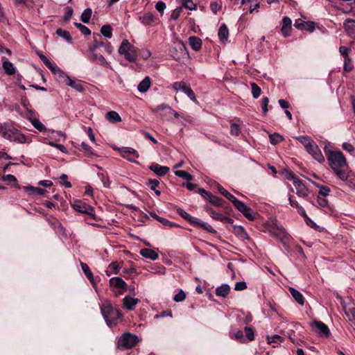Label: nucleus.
<instances>
[{
    "label": "nucleus",
    "instance_id": "6e6d98bb",
    "mask_svg": "<svg viewBox=\"0 0 355 355\" xmlns=\"http://www.w3.org/2000/svg\"><path fill=\"white\" fill-rule=\"evenodd\" d=\"M241 132L239 125L236 123H232L230 125V134L232 135L238 136Z\"/></svg>",
    "mask_w": 355,
    "mask_h": 355
},
{
    "label": "nucleus",
    "instance_id": "3c124183",
    "mask_svg": "<svg viewBox=\"0 0 355 355\" xmlns=\"http://www.w3.org/2000/svg\"><path fill=\"white\" fill-rule=\"evenodd\" d=\"M95 33H94V40H96V36H95ZM105 46V44L102 42H98L96 40H95L94 43L89 46V51L90 52H92V51H96L98 49H99L100 47L101 46Z\"/></svg>",
    "mask_w": 355,
    "mask_h": 355
},
{
    "label": "nucleus",
    "instance_id": "49530a36",
    "mask_svg": "<svg viewBox=\"0 0 355 355\" xmlns=\"http://www.w3.org/2000/svg\"><path fill=\"white\" fill-rule=\"evenodd\" d=\"M270 142L272 145H276L283 141V137L278 133L270 134L269 135Z\"/></svg>",
    "mask_w": 355,
    "mask_h": 355
},
{
    "label": "nucleus",
    "instance_id": "e433bc0d",
    "mask_svg": "<svg viewBox=\"0 0 355 355\" xmlns=\"http://www.w3.org/2000/svg\"><path fill=\"white\" fill-rule=\"evenodd\" d=\"M288 200L291 206L295 208L297 210L299 214H300L301 216L305 215L304 209L302 206L299 205V203L296 200H293L291 196H289Z\"/></svg>",
    "mask_w": 355,
    "mask_h": 355
},
{
    "label": "nucleus",
    "instance_id": "8fccbe9b",
    "mask_svg": "<svg viewBox=\"0 0 355 355\" xmlns=\"http://www.w3.org/2000/svg\"><path fill=\"white\" fill-rule=\"evenodd\" d=\"M345 313L349 320L352 322L355 327V308L349 309L347 311H345Z\"/></svg>",
    "mask_w": 355,
    "mask_h": 355
},
{
    "label": "nucleus",
    "instance_id": "cd10ccee",
    "mask_svg": "<svg viewBox=\"0 0 355 355\" xmlns=\"http://www.w3.org/2000/svg\"><path fill=\"white\" fill-rule=\"evenodd\" d=\"M65 83L78 92H83L85 90L81 83L75 82L68 76H66Z\"/></svg>",
    "mask_w": 355,
    "mask_h": 355
},
{
    "label": "nucleus",
    "instance_id": "e2e57ef3",
    "mask_svg": "<svg viewBox=\"0 0 355 355\" xmlns=\"http://www.w3.org/2000/svg\"><path fill=\"white\" fill-rule=\"evenodd\" d=\"M2 180H4V181H7V182L11 183L13 185H15V184L17 182L16 178L14 175H11V174H8L6 175H3L2 177Z\"/></svg>",
    "mask_w": 355,
    "mask_h": 355
},
{
    "label": "nucleus",
    "instance_id": "774afa93",
    "mask_svg": "<svg viewBox=\"0 0 355 355\" xmlns=\"http://www.w3.org/2000/svg\"><path fill=\"white\" fill-rule=\"evenodd\" d=\"M306 22V21H304L301 19H297L295 21L294 26L299 30L304 31V28Z\"/></svg>",
    "mask_w": 355,
    "mask_h": 355
},
{
    "label": "nucleus",
    "instance_id": "f704fd0d",
    "mask_svg": "<svg viewBox=\"0 0 355 355\" xmlns=\"http://www.w3.org/2000/svg\"><path fill=\"white\" fill-rule=\"evenodd\" d=\"M218 191L220 194L224 196L226 198H227L230 201L234 203L237 198L234 197L232 194L229 193L225 188H223L221 185H218L217 187Z\"/></svg>",
    "mask_w": 355,
    "mask_h": 355
},
{
    "label": "nucleus",
    "instance_id": "423d86ee",
    "mask_svg": "<svg viewBox=\"0 0 355 355\" xmlns=\"http://www.w3.org/2000/svg\"><path fill=\"white\" fill-rule=\"evenodd\" d=\"M24 116L28 120L33 126L39 132H44L47 130L46 126L40 121L38 114L35 111L26 108Z\"/></svg>",
    "mask_w": 355,
    "mask_h": 355
},
{
    "label": "nucleus",
    "instance_id": "b1692460",
    "mask_svg": "<svg viewBox=\"0 0 355 355\" xmlns=\"http://www.w3.org/2000/svg\"><path fill=\"white\" fill-rule=\"evenodd\" d=\"M289 291L292 295V297L295 299V300L300 304V305H304V297L302 294L293 287L289 288Z\"/></svg>",
    "mask_w": 355,
    "mask_h": 355
},
{
    "label": "nucleus",
    "instance_id": "1a4fd4ad",
    "mask_svg": "<svg viewBox=\"0 0 355 355\" xmlns=\"http://www.w3.org/2000/svg\"><path fill=\"white\" fill-rule=\"evenodd\" d=\"M113 148L119 152L121 155L127 160L133 163H138L134 159V157L138 158L139 156L135 149L130 147H114Z\"/></svg>",
    "mask_w": 355,
    "mask_h": 355
},
{
    "label": "nucleus",
    "instance_id": "ea45409f",
    "mask_svg": "<svg viewBox=\"0 0 355 355\" xmlns=\"http://www.w3.org/2000/svg\"><path fill=\"white\" fill-rule=\"evenodd\" d=\"M230 337L239 343H245V337L241 330H238L236 333L231 334Z\"/></svg>",
    "mask_w": 355,
    "mask_h": 355
},
{
    "label": "nucleus",
    "instance_id": "de8ad7c7",
    "mask_svg": "<svg viewBox=\"0 0 355 355\" xmlns=\"http://www.w3.org/2000/svg\"><path fill=\"white\" fill-rule=\"evenodd\" d=\"M245 341H252L254 339V330L251 327H245L244 329Z\"/></svg>",
    "mask_w": 355,
    "mask_h": 355
},
{
    "label": "nucleus",
    "instance_id": "2f4dec72",
    "mask_svg": "<svg viewBox=\"0 0 355 355\" xmlns=\"http://www.w3.org/2000/svg\"><path fill=\"white\" fill-rule=\"evenodd\" d=\"M24 190L28 193L30 195H39L42 196L46 192V190L41 188L33 187H24Z\"/></svg>",
    "mask_w": 355,
    "mask_h": 355
},
{
    "label": "nucleus",
    "instance_id": "c9c22d12",
    "mask_svg": "<svg viewBox=\"0 0 355 355\" xmlns=\"http://www.w3.org/2000/svg\"><path fill=\"white\" fill-rule=\"evenodd\" d=\"M56 34L64 39L67 42L72 43V37L69 31L60 28L56 30Z\"/></svg>",
    "mask_w": 355,
    "mask_h": 355
},
{
    "label": "nucleus",
    "instance_id": "f03ea898",
    "mask_svg": "<svg viewBox=\"0 0 355 355\" xmlns=\"http://www.w3.org/2000/svg\"><path fill=\"white\" fill-rule=\"evenodd\" d=\"M101 314L109 327L116 324L117 320L121 318L120 311L112 307L110 303L103 304L101 306Z\"/></svg>",
    "mask_w": 355,
    "mask_h": 355
},
{
    "label": "nucleus",
    "instance_id": "6ab92c4d",
    "mask_svg": "<svg viewBox=\"0 0 355 355\" xmlns=\"http://www.w3.org/2000/svg\"><path fill=\"white\" fill-rule=\"evenodd\" d=\"M355 20L352 19H347L344 24H343V28L346 32V33L349 35L352 36L355 34Z\"/></svg>",
    "mask_w": 355,
    "mask_h": 355
},
{
    "label": "nucleus",
    "instance_id": "5fc2aeb1",
    "mask_svg": "<svg viewBox=\"0 0 355 355\" xmlns=\"http://www.w3.org/2000/svg\"><path fill=\"white\" fill-rule=\"evenodd\" d=\"M353 69V64L350 58H345L344 62V70L347 72H349Z\"/></svg>",
    "mask_w": 355,
    "mask_h": 355
},
{
    "label": "nucleus",
    "instance_id": "dca6fc26",
    "mask_svg": "<svg viewBox=\"0 0 355 355\" xmlns=\"http://www.w3.org/2000/svg\"><path fill=\"white\" fill-rule=\"evenodd\" d=\"M91 53L92 54L89 59L92 62L101 64L107 67H110V64L106 61L103 55L98 53L96 51H92Z\"/></svg>",
    "mask_w": 355,
    "mask_h": 355
},
{
    "label": "nucleus",
    "instance_id": "c756f323",
    "mask_svg": "<svg viewBox=\"0 0 355 355\" xmlns=\"http://www.w3.org/2000/svg\"><path fill=\"white\" fill-rule=\"evenodd\" d=\"M105 119L110 123H115L120 122L121 118L120 115L115 111H110L105 115Z\"/></svg>",
    "mask_w": 355,
    "mask_h": 355
},
{
    "label": "nucleus",
    "instance_id": "c85d7f7f",
    "mask_svg": "<svg viewBox=\"0 0 355 355\" xmlns=\"http://www.w3.org/2000/svg\"><path fill=\"white\" fill-rule=\"evenodd\" d=\"M230 287L228 284H223L216 289V295L217 296L225 297L230 293Z\"/></svg>",
    "mask_w": 355,
    "mask_h": 355
},
{
    "label": "nucleus",
    "instance_id": "4d7b16f0",
    "mask_svg": "<svg viewBox=\"0 0 355 355\" xmlns=\"http://www.w3.org/2000/svg\"><path fill=\"white\" fill-rule=\"evenodd\" d=\"M120 268V264L117 261L112 262L108 266V268L112 270L114 274H118Z\"/></svg>",
    "mask_w": 355,
    "mask_h": 355
},
{
    "label": "nucleus",
    "instance_id": "2eb2a0df",
    "mask_svg": "<svg viewBox=\"0 0 355 355\" xmlns=\"http://www.w3.org/2000/svg\"><path fill=\"white\" fill-rule=\"evenodd\" d=\"M294 186L296 189V194L300 198H306L309 194V191L306 185L303 183L300 179L295 181Z\"/></svg>",
    "mask_w": 355,
    "mask_h": 355
},
{
    "label": "nucleus",
    "instance_id": "a19ab883",
    "mask_svg": "<svg viewBox=\"0 0 355 355\" xmlns=\"http://www.w3.org/2000/svg\"><path fill=\"white\" fill-rule=\"evenodd\" d=\"M298 141L304 145L307 150L313 143H315L310 137L301 136L297 137Z\"/></svg>",
    "mask_w": 355,
    "mask_h": 355
},
{
    "label": "nucleus",
    "instance_id": "bf43d9fd",
    "mask_svg": "<svg viewBox=\"0 0 355 355\" xmlns=\"http://www.w3.org/2000/svg\"><path fill=\"white\" fill-rule=\"evenodd\" d=\"M159 182L156 179H150L147 182V185L153 191L159 186Z\"/></svg>",
    "mask_w": 355,
    "mask_h": 355
},
{
    "label": "nucleus",
    "instance_id": "680f3d73",
    "mask_svg": "<svg viewBox=\"0 0 355 355\" xmlns=\"http://www.w3.org/2000/svg\"><path fill=\"white\" fill-rule=\"evenodd\" d=\"M319 188H320V190H319L318 196H320L321 197H326L329 195V193L330 192V189L329 187H327L326 186H320Z\"/></svg>",
    "mask_w": 355,
    "mask_h": 355
},
{
    "label": "nucleus",
    "instance_id": "a18cd8bd",
    "mask_svg": "<svg viewBox=\"0 0 355 355\" xmlns=\"http://www.w3.org/2000/svg\"><path fill=\"white\" fill-rule=\"evenodd\" d=\"M175 175L179 178H183L187 181H190L193 179V176L185 171H175Z\"/></svg>",
    "mask_w": 355,
    "mask_h": 355
},
{
    "label": "nucleus",
    "instance_id": "aec40b11",
    "mask_svg": "<svg viewBox=\"0 0 355 355\" xmlns=\"http://www.w3.org/2000/svg\"><path fill=\"white\" fill-rule=\"evenodd\" d=\"M110 284L111 286L120 288L123 291H125L127 287V284L125 281L118 277H112L110 279Z\"/></svg>",
    "mask_w": 355,
    "mask_h": 355
},
{
    "label": "nucleus",
    "instance_id": "9d476101",
    "mask_svg": "<svg viewBox=\"0 0 355 355\" xmlns=\"http://www.w3.org/2000/svg\"><path fill=\"white\" fill-rule=\"evenodd\" d=\"M72 207L78 212L85 214L88 216H94V208L81 200L74 201Z\"/></svg>",
    "mask_w": 355,
    "mask_h": 355
},
{
    "label": "nucleus",
    "instance_id": "37998d69",
    "mask_svg": "<svg viewBox=\"0 0 355 355\" xmlns=\"http://www.w3.org/2000/svg\"><path fill=\"white\" fill-rule=\"evenodd\" d=\"M3 68L5 70V72L8 75H12L15 73V68L12 64L9 61L4 60L3 62Z\"/></svg>",
    "mask_w": 355,
    "mask_h": 355
},
{
    "label": "nucleus",
    "instance_id": "69168bd1",
    "mask_svg": "<svg viewBox=\"0 0 355 355\" xmlns=\"http://www.w3.org/2000/svg\"><path fill=\"white\" fill-rule=\"evenodd\" d=\"M61 182L60 183L64 186L65 188H71V184L68 182L67 180L68 176L66 174H62L60 177Z\"/></svg>",
    "mask_w": 355,
    "mask_h": 355
},
{
    "label": "nucleus",
    "instance_id": "338daca9",
    "mask_svg": "<svg viewBox=\"0 0 355 355\" xmlns=\"http://www.w3.org/2000/svg\"><path fill=\"white\" fill-rule=\"evenodd\" d=\"M186 297V294L185 293L181 290L178 293H177L174 297H173V300L177 302H182L183 301Z\"/></svg>",
    "mask_w": 355,
    "mask_h": 355
},
{
    "label": "nucleus",
    "instance_id": "20e7f679",
    "mask_svg": "<svg viewBox=\"0 0 355 355\" xmlns=\"http://www.w3.org/2000/svg\"><path fill=\"white\" fill-rule=\"evenodd\" d=\"M119 53L130 62H135L137 58V52L135 46L128 40H123L119 48Z\"/></svg>",
    "mask_w": 355,
    "mask_h": 355
},
{
    "label": "nucleus",
    "instance_id": "473e14b6",
    "mask_svg": "<svg viewBox=\"0 0 355 355\" xmlns=\"http://www.w3.org/2000/svg\"><path fill=\"white\" fill-rule=\"evenodd\" d=\"M80 266H81L82 270H83L84 274L85 275V276L89 280V282L94 285V278L93 274H92L90 268H89V266L86 263H83V262L80 263Z\"/></svg>",
    "mask_w": 355,
    "mask_h": 355
},
{
    "label": "nucleus",
    "instance_id": "052dcab7",
    "mask_svg": "<svg viewBox=\"0 0 355 355\" xmlns=\"http://www.w3.org/2000/svg\"><path fill=\"white\" fill-rule=\"evenodd\" d=\"M183 6L190 10H196V5L192 0H184Z\"/></svg>",
    "mask_w": 355,
    "mask_h": 355
},
{
    "label": "nucleus",
    "instance_id": "58836bf2",
    "mask_svg": "<svg viewBox=\"0 0 355 355\" xmlns=\"http://www.w3.org/2000/svg\"><path fill=\"white\" fill-rule=\"evenodd\" d=\"M182 92L194 103H197L198 101L196 98V95L192 90V89L186 85L185 87H183Z\"/></svg>",
    "mask_w": 355,
    "mask_h": 355
},
{
    "label": "nucleus",
    "instance_id": "a211bd4d",
    "mask_svg": "<svg viewBox=\"0 0 355 355\" xmlns=\"http://www.w3.org/2000/svg\"><path fill=\"white\" fill-rule=\"evenodd\" d=\"M291 19L288 17H284L282 19V33L284 37H288L291 34Z\"/></svg>",
    "mask_w": 355,
    "mask_h": 355
},
{
    "label": "nucleus",
    "instance_id": "f257e3e1",
    "mask_svg": "<svg viewBox=\"0 0 355 355\" xmlns=\"http://www.w3.org/2000/svg\"><path fill=\"white\" fill-rule=\"evenodd\" d=\"M325 154L330 167L336 176L342 181H347L349 177L351 171L347 162V159L341 151H334L324 148Z\"/></svg>",
    "mask_w": 355,
    "mask_h": 355
},
{
    "label": "nucleus",
    "instance_id": "5701e85b",
    "mask_svg": "<svg viewBox=\"0 0 355 355\" xmlns=\"http://www.w3.org/2000/svg\"><path fill=\"white\" fill-rule=\"evenodd\" d=\"M218 35L221 42H225L227 41L229 36V30L225 24L220 26L218 32Z\"/></svg>",
    "mask_w": 355,
    "mask_h": 355
},
{
    "label": "nucleus",
    "instance_id": "09e8293b",
    "mask_svg": "<svg viewBox=\"0 0 355 355\" xmlns=\"http://www.w3.org/2000/svg\"><path fill=\"white\" fill-rule=\"evenodd\" d=\"M252 94L254 98H257L261 95V88L254 83H251Z\"/></svg>",
    "mask_w": 355,
    "mask_h": 355
},
{
    "label": "nucleus",
    "instance_id": "0e129e2a",
    "mask_svg": "<svg viewBox=\"0 0 355 355\" xmlns=\"http://www.w3.org/2000/svg\"><path fill=\"white\" fill-rule=\"evenodd\" d=\"M188 222L190 224H191L193 226L198 227V228H200V224L202 223V221L200 219H198V218L191 216H190Z\"/></svg>",
    "mask_w": 355,
    "mask_h": 355
},
{
    "label": "nucleus",
    "instance_id": "393cba45",
    "mask_svg": "<svg viewBox=\"0 0 355 355\" xmlns=\"http://www.w3.org/2000/svg\"><path fill=\"white\" fill-rule=\"evenodd\" d=\"M189 42L191 46V47L194 51H199L201 49L202 46V40L200 38L196 37V36H191L189 38Z\"/></svg>",
    "mask_w": 355,
    "mask_h": 355
},
{
    "label": "nucleus",
    "instance_id": "864d4df0",
    "mask_svg": "<svg viewBox=\"0 0 355 355\" xmlns=\"http://www.w3.org/2000/svg\"><path fill=\"white\" fill-rule=\"evenodd\" d=\"M283 341V338L279 335H274L272 336H268V343H280Z\"/></svg>",
    "mask_w": 355,
    "mask_h": 355
},
{
    "label": "nucleus",
    "instance_id": "7c9ffc66",
    "mask_svg": "<svg viewBox=\"0 0 355 355\" xmlns=\"http://www.w3.org/2000/svg\"><path fill=\"white\" fill-rule=\"evenodd\" d=\"M234 233L241 239H250L247 232L242 226H234Z\"/></svg>",
    "mask_w": 355,
    "mask_h": 355
},
{
    "label": "nucleus",
    "instance_id": "4468645a",
    "mask_svg": "<svg viewBox=\"0 0 355 355\" xmlns=\"http://www.w3.org/2000/svg\"><path fill=\"white\" fill-rule=\"evenodd\" d=\"M306 151L318 162L323 163L324 162V157L315 143H313Z\"/></svg>",
    "mask_w": 355,
    "mask_h": 355
},
{
    "label": "nucleus",
    "instance_id": "7ed1b4c3",
    "mask_svg": "<svg viewBox=\"0 0 355 355\" xmlns=\"http://www.w3.org/2000/svg\"><path fill=\"white\" fill-rule=\"evenodd\" d=\"M0 135L5 139L13 141L21 142V134L12 124L3 123L0 125Z\"/></svg>",
    "mask_w": 355,
    "mask_h": 355
},
{
    "label": "nucleus",
    "instance_id": "79ce46f5",
    "mask_svg": "<svg viewBox=\"0 0 355 355\" xmlns=\"http://www.w3.org/2000/svg\"><path fill=\"white\" fill-rule=\"evenodd\" d=\"M112 28L110 25L106 24L103 25L101 28V34L107 37V38H111L112 36Z\"/></svg>",
    "mask_w": 355,
    "mask_h": 355
},
{
    "label": "nucleus",
    "instance_id": "72a5a7b5",
    "mask_svg": "<svg viewBox=\"0 0 355 355\" xmlns=\"http://www.w3.org/2000/svg\"><path fill=\"white\" fill-rule=\"evenodd\" d=\"M150 86V80L149 77H146L139 84L137 89L140 92H146L148 91Z\"/></svg>",
    "mask_w": 355,
    "mask_h": 355
},
{
    "label": "nucleus",
    "instance_id": "a878e982",
    "mask_svg": "<svg viewBox=\"0 0 355 355\" xmlns=\"http://www.w3.org/2000/svg\"><path fill=\"white\" fill-rule=\"evenodd\" d=\"M47 221L49 224L55 229L58 232L64 234V230L62 224L58 220L55 218H48Z\"/></svg>",
    "mask_w": 355,
    "mask_h": 355
},
{
    "label": "nucleus",
    "instance_id": "0eeeda50",
    "mask_svg": "<svg viewBox=\"0 0 355 355\" xmlns=\"http://www.w3.org/2000/svg\"><path fill=\"white\" fill-rule=\"evenodd\" d=\"M139 342L138 337L130 333L123 334L118 342L119 347L130 349Z\"/></svg>",
    "mask_w": 355,
    "mask_h": 355
},
{
    "label": "nucleus",
    "instance_id": "f8f14e48",
    "mask_svg": "<svg viewBox=\"0 0 355 355\" xmlns=\"http://www.w3.org/2000/svg\"><path fill=\"white\" fill-rule=\"evenodd\" d=\"M313 331L317 332L320 336H328L330 334L328 327L320 321H315L311 324Z\"/></svg>",
    "mask_w": 355,
    "mask_h": 355
},
{
    "label": "nucleus",
    "instance_id": "bb28decb",
    "mask_svg": "<svg viewBox=\"0 0 355 355\" xmlns=\"http://www.w3.org/2000/svg\"><path fill=\"white\" fill-rule=\"evenodd\" d=\"M139 21L144 26L151 25L155 21L154 15L150 12H146L142 16L139 17Z\"/></svg>",
    "mask_w": 355,
    "mask_h": 355
},
{
    "label": "nucleus",
    "instance_id": "4be33fe9",
    "mask_svg": "<svg viewBox=\"0 0 355 355\" xmlns=\"http://www.w3.org/2000/svg\"><path fill=\"white\" fill-rule=\"evenodd\" d=\"M140 254L146 259H150V260L155 261L158 259V254L154 251L153 250L148 248H144L140 250Z\"/></svg>",
    "mask_w": 355,
    "mask_h": 355
},
{
    "label": "nucleus",
    "instance_id": "9b49d317",
    "mask_svg": "<svg viewBox=\"0 0 355 355\" xmlns=\"http://www.w3.org/2000/svg\"><path fill=\"white\" fill-rule=\"evenodd\" d=\"M235 207L241 212L243 216L248 219L252 220H254V213L252 209L248 207L243 202L239 200L238 199L233 203Z\"/></svg>",
    "mask_w": 355,
    "mask_h": 355
},
{
    "label": "nucleus",
    "instance_id": "ddd939ff",
    "mask_svg": "<svg viewBox=\"0 0 355 355\" xmlns=\"http://www.w3.org/2000/svg\"><path fill=\"white\" fill-rule=\"evenodd\" d=\"M205 209L209 214H210L211 217L214 220H217L222 222H227L229 223H231L233 221L232 219L230 218V217L219 214L218 212L216 211L214 209L209 206H205Z\"/></svg>",
    "mask_w": 355,
    "mask_h": 355
},
{
    "label": "nucleus",
    "instance_id": "13d9d810",
    "mask_svg": "<svg viewBox=\"0 0 355 355\" xmlns=\"http://www.w3.org/2000/svg\"><path fill=\"white\" fill-rule=\"evenodd\" d=\"M268 103H269V98L268 97H263L261 100V105L263 113L264 114H266L268 111Z\"/></svg>",
    "mask_w": 355,
    "mask_h": 355
},
{
    "label": "nucleus",
    "instance_id": "603ef678",
    "mask_svg": "<svg viewBox=\"0 0 355 355\" xmlns=\"http://www.w3.org/2000/svg\"><path fill=\"white\" fill-rule=\"evenodd\" d=\"M200 228L204 229L207 232L215 234L217 233L216 230L210 225L207 223L202 222Z\"/></svg>",
    "mask_w": 355,
    "mask_h": 355
},
{
    "label": "nucleus",
    "instance_id": "412c9836",
    "mask_svg": "<svg viewBox=\"0 0 355 355\" xmlns=\"http://www.w3.org/2000/svg\"><path fill=\"white\" fill-rule=\"evenodd\" d=\"M138 302L137 298H133L130 296H125L123 299V306L128 310H133Z\"/></svg>",
    "mask_w": 355,
    "mask_h": 355
},
{
    "label": "nucleus",
    "instance_id": "6e6552de",
    "mask_svg": "<svg viewBox=\"0 0 355 355\" xmlns=\"http://www.w3.org/2000/svg\"><path fill=\"white\" fill-rule=\"evenodd\" d=\"M270 233L272 236L280 240L284 243H286V242L288 241L290 239L289 234L286 232L284 227L279 224H275L274 226L271 227Z\"/></svg>",
    "mask_w": 355,
    "mask_h": 355
},
{
    "label": "nucleus",
    "instance_id": "39448f33",
    "mask_svg": "<svg viewBox=\"0 0 355 355\" xmlns=\"http://www.w3.org/2000/svg\"><path fill=\"white\" fill-rule=\"evenodd\" d=\"M169 53L177 61H180L181 59L189 57L187 47L182 41L176 42L170 49Z\"/></svg>",
    "mask_w": 355,
    "mask_h": 355
},
{
    "label": "nucleus",
    "instance_id": "4c0bfd02",
    "mask_svg": "<svg viewBox=\"0 0 355 355\" xmlns=\"http://www.w3.org/2000/svg\"><path fill=\"white\" fill-rule=\"evenodd\" d=\"M207 200L212 204L216 206L222 207L225 201L217 196H213L210 193L208 196Z\"/></svg>",
    "mask_w": 355,
    "mask_h": 355
},
{
    "label": "nucleus",
    "instance_id": "c03bdc74",
    "mask_svg": "<svg viewBox=\"0 0 355 355\" xmlns=\"http://www.w3.org/2000/svg\"><path fill=\"white\" fill-rule=\"evenodd\" d=\"M92 10L91 8H86L84 10V11L82 12L80 16V19L84 23H89L91 16H92Z\"/></svg>",
    "mask_w": 355,
    "mask_h": 355
},
{
    "label": "nucleus",
    "instance_id": "f3484780",
    "mask_svg": "<svg viewBox=\"0 0 355 355\" xmlns=\"http://www.w3.org/2000/svg\"><path fill=\"white\" fill-rule=\"evenodd\" d=\"M149 168L159 176H164L169 171L168 166H160L158 164H151Z\"/></svg>",
    "mask_w": 355,
    "mask_h": 355
}]
</instances>
